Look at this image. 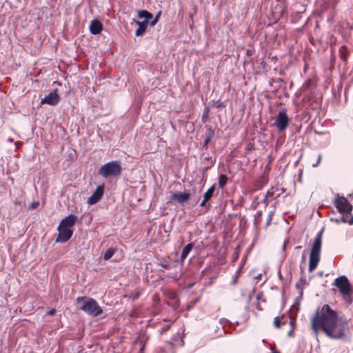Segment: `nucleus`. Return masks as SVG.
I'll use <instances>...</instances> for the list:
<instances>
[{
  "label": "nucleus",
  "instance_id": "obj_36",
  "mask_svg": "<svg viewBox=\"0 0 353 353\" xmlns=\"http://www.w3.org/2000/svg\"><path fill=\"white\" fill-rule=\"evenodd\" d=\"M272 212H271L269 215H268V217L267 219V225H270V222L272 221Z\"/></svg>",
  "mask_w": 353,
  "mask_h": 353
},
{
  "label": "nucleus",
  "instance_id": "obj_22",
  "mask_svg": "<svg viewBox=\"0 0 353 353\" xmlns=\"http://www.w3.org/2000/svg\"><path fill=\"white\" fill-rule=\"evenodd\" d=\"M219 323L222 325L223 329H224V327L227 323L229 324L230 327L233 326V323L230 322L228 319H227L225 318H221L219 320ZM227 333H228V332L225 330H223V334H227Z\"/></svg>",
  "mask_w": 353,
  "mask_h": 353
},
{
  "label": "nucleus",
  "instance_id": "obj_5",
  "mask_svg": "<svg viewBox=\"0 0 353 353\" xmlns=\"http://www.w3.org/2000/svg\"><path fill=\"white\" fill-rule=\"evenodd\" d=\"M121 171V163L119 161H112L103 165L99 170V174L104 178L118 176Z\"/></svg>",
  "mask_w": 353,
  "mask_h": 353
},
{
  "label": "nucleus",
  "instance_id": "obj_47",
  "mask_svg": "<svg viewBox=\"0 0 353 353\" xmlns=\"http://www.w3.org/2000/svg\"><path fill=\"white\" fill-rule=\"evenodd\" d=\"M263 203H265L266 205H268V202L267 201V197L265 198Z\"/></svg>",
  "mask_w": 353,
  "mask_h": 353
},
{
  "label": "nucleus",
  "instance_id": "obj_21",
  "mask_svg": "<svg viewBox=\"0 0 353 353\" xmlns=\"http://www.w3.org/2000/svg\"><path fill=\"white\" fill-rule=\"evenodd\" d=\"M215 191V185H212L204 194L203 198L209 201L213 196Z\"/></svg>",
  "mask_w": 353,
  "mask_h": 353
},
{
  "label": "nucleus",
  "instance_id": "obj_23",
  "mask_svg": "<svg viewBox=\"0 0 353 353\" xmlns=\"http://www.w3.org/2000/svg\"><path fill=\"white\" fill-rule=\"evenodd\" d=\"M209 111L210 110H209V108L208 107H206V108H204L203 114H202V117H201V121H202V123H206L208 121V119H209V117H208Z\"/></svg>",
  "mask_w": 353,
  "mask_h": 353
},
{
  "label": "nucleus",
  "instance_id": "obj_20",
  "mask_svg": "<svg viewBox=\"0 0 353 353\" xmlns=\"http://www.w3.org/2000/svg\"><path fill=\"white\" fill-rule=\"evenodd\" d=\"M228 182V176L225 174H221L219 176L218 184L220 188H223Z\"/></svg>",
  "mask_w": 353,
  "mask_h": 353
},
{
  "label": "nucleus",
  "instance_id": "obj_27",
  "mask_svg": "<svg viewBox=\"0 0 353 353\" xmlns=\"http://www.w3.org/2000/svg\"><path fill=\"white\" fill-rule=\"evenodd\" d=\"M160 14H161V12H159L158 14H157V16L154 17V19H153L151 21H149V24L150 26L152 27L157 23Z\"/></svg>",
  "mask_w": 353,
  "mask_h": 353
},
{
  "label": "nucleus",
  "instance_id": "obj_14",
  "mask_svg": "<svg viewBox=\"0 0 353 353\" xmlns=\"http://www.w3.org/2000/svg\"><path fill=\"white\" fill-rule=\"evenodd\" d=\"M90 32L94 35H97L101 33L103 30V25L101 22L98 19H93L91 21L90 24Z\"/></svg>",
  "mask_w": 353,
  "mask_h": 353
},
{
  "label": "nucleus",
  "instance_id": "obj_40",
  "mask_svg": "<svg viewBox=\"0 0 353 353\" xmlns=\"http://www.w3.org/2000/svg\"><path fill=\"white\" fill-rule=\"evenodd\" d=\"M293 332H294V329L293 327L288 332V336H292L293 335Z\"/></svg>",
  "mask_w": 353,
  "mask_h": 353
},
{
  "label": "nucleus",
  "instance_id": "obj_1",
  "mask_svg": "<svg viewBox=\"0 0 353 353\" xmlns=\"http://www.w3.org/2000/svg\"><path fill=\"white\" fill-rule=\"evenodd\" d=\"M336 311L333 310L327 304L318 308L311 319L312 329L316 332L322 330L324 332L326 329L338 319Z\"/></svg>",
  "mask_w": 353,
  "mask_h": 353
},
{
  "label": "nucleus",
  "instance_id": "obj_19",
  "mask_svg": "<svg viewBox=\"0 0 353 353\" xmlns=\"http://www.w3.org/2000/svg\"><path fill=\"white\" fill-rule=\"evenodd\" d=\"M116 252V249L110 248L108 249L103 254V258L105 261H108L112 258V256Z\"/></svg>",
  "mask_w": 353,
  "mask_h": 353
},
{
  "label": "nucleus",
  "instance_id": "obj_16",
  "mask_svg": "<svg viewBox=\"0 0 353 353\" xmlns=\"http://www.w3.org/2000/svg\"><path fill=\"white\" fill-rule=\"evenodd\" d=\"M133 22L139 26V28L137 29V30L135 32V36L136 37L142 36L146 30L147 26L149 24V21H139L133 19Z\"/></svg>",
  "mask_w": 353,
  "mask_h": 353
},
{
  "label": "nucleus",
  "instance_id": "obj_15",
  "mask_svg": "<svg viewBox=\"0 0 353 353\" xmlns=\"http://www.w3.org/2000/svg\"><path fill=\"white\" fill-rule=\"evenodd\" d=\"M190 199V194L188 192H176L172 196V199L177 201L179 203L186 202Z\"/></svg>",
  "mask_w": 353,
  "mask_h": 353
},
{
  "label": "nucleus",
  "instance_id": "obj_38",
  "mask_svg": "<svg viewBox=\"0 0 353 353\" xmlns=\"http://www.w3.org/2000/svg\"><path fill=\"white\" fill-rule=\"evenodd\" d=\"M296 321L294 319H290V325L292 326V328L294 327Z\"/></svg>",
  "mask_w": 353,
  "mask_h": 353
},
{
  "label": "nucleus",
  "instance_id": "obj_17",
  "mask_svg": "<svg viewBox=\"0 0 353 353\" xmlns=\"http://www.w3.org/2000/svg\"><path fill=\"white\" fill-rule=\"evenodd\" d=\"M193 247H194V245L192 243H190L187 244L183 248L181 254V256H180V259L181 261H183L185 259V258L188 256V255L189 254L190 251L192 250Z\"/></svg>",
  "mask_w": 353,
  "mask_h": 353
},
{
  "label": "nucleus",
  "instance_id": "obj_18",
  "mask_svg": "<svg viewBox=\"0 0 353 353\" xmlns=\"http://www.w3.org/2000/svg\"><path fill=\"white\" fill-rule=\"evenodd\" d=\"M138 17L139 19H144L143 21H149L150 19H152L153 16L151 12L146 10H139L138 12Z\"/></svg>",
  "mask_w": 353,
  "mask_h": 353
},
{
  "label": "nucleus",
  "instance_id": "obj_11",
  "mask_svg": "<svg viewBox=\"0 0 353 353\" xmlns=\"http://www.w3.org/2000/svg\"><path fill=\"white\" fill-rule=\"evenodd\" d=\"M104 193V185H99L95 191L88 199V203L89 205H94L97 203L102 198Z\"/></svg>",
  "mask_w": 353,
  "mask_h": 353
},
{
  "label": "nucleus",
  "instance_id": "obj_8",
  "mask_svg": "<svg viewBox=\"0 0 353 353\" xmlns=\"http://www.w3.org/2000/svg\"><path fill=\"white\" fill-rule=\"evenodd\" d=\"M289 117L287 114L286 110H282L279 112L275 117L274 125L277 128L279 132L284 131L289 124Z\"/></svg>",
  "mask_w": 353,
  "mask_h": 353
},
{
  "label": "nucleus",
  "instance_id": "obj_9",
  "mask_svg": "<svg viewBox=\"0 0 353 353\" xmlns=\"http://www.w3.org/2000/svg\"><path fill=\"white\" fill-rule=\"evenodd\" d=\"M59 101L60 97L58 94V90L55 89L41 99V104H48L54 106L57 105Z\"/></svg>",
  "mask_w": 353,
  "mask_h": 353
},
{
  "label": "nucleus",
  "instance_id": "obj_30",
  "mask_svg": "<svg viewBox=\"0 0 353 353\" xmlns=\"http://www.w3.org/2000/svg\"><path fill=\"white\" fill-rule=\"evenodd\" d=\"M299 282L301 283L303 285H309V282L307 281L306 277L303 276H301L300 280H299Z\"/></svg>",
  "mask_w": 353,
  "mask_h": 353
},
{
  "label": "nucleus",
  "instance_id": "obj_25",
  "mask_svg": "<svg viewBox=\"0 0 353 353\" xmlns=\"http://www.w3.org/2000/svg\"><path fill=\"white\" fill-rule=\"evenodd\" d=\"M261 216H262V212L261 211H258L256 212V213L254 215V223L256 225H258L259 223V221H260V219L261 218Z\"/></svg>",
  "mask_w": 353,
  "mask_h": 353
},
{
  "label": "nucleus",
  "instance_id": "obj_13",
  "mask_svg": "<svg viewBox=\"0 0 353 353\" xmlns=\"http://www.w3.org/2000/svg\"><path fill=\"white\" fill-rule=\"evenodd\" d=\"M77 219L78 218L76 215L70 214L68 216H65L64 219H63L60 221L59 225L65 228H70L75 224Z\"/></svg>",
  "mask_w": 353,
  "mask_h": 353
},
{
  "label": "nucleus",
  "instance_id": "obj_42",
  "mask_svg": "<svg viewBox=\"0 0 353 353\" xmlns=\"http://www.w3.org/2000/svg\"><path fill=\"white\" fill-rule=\"evenodd\" d=\"M286 248V242L285 241L283 245V251H285Z\"/></svg>",
  "mask_w": 353,
  "mask_h": 353
},
{
  "label": "nucleus",
  "instance_id": "obj_45",
  "mask_svg": "<svg viewBox=\"0 0 353 353\" xmlns=\"http://www.w3.org/2000/svg\"><path fill=\"white\" fill-rule=\"evenodd\" d=\"M238 324H239V322H238V321H236L234 323H233V325H238ZM232 327L233 330H234V329H235L234 326H232V327Z\"/></svg>",
  "mask_w": 353,
  "mask_h": 353
},
{
  "label": "nucleus",
  "instance_id": "obj_44",
  "mask_svg": "<svg viewBox=\"0 0 353 353\" xmlns=\"http://www.w3.org/2000/svg\"><path fill=\"white\" fill-rule=\"evenodd\" d=\"M302 264H303V263H301V265H300V268H301V273H303V270H304V268L303 267Z\"/></svg>",
  "mask_w": 353,
  "mask_h": 353
},
{
  "label": "nucleus",
  "instance_id": "obj_3",
  "mask_svg": "<svg viewBox=\"0 0 353 353\" xmlns=\"http://www.w3.org/2000/svg\"><path fill=\"white\" fill-rule=\"evenodd\" d=\"M77 307L85 313L92 316H98L102 314L103 310L99 305L96 300L87 296H80L77 299Z\"/></svg>",
  "mask_w": 353,
  "mask_h": 353
},
{
  "label": "nucleus",
  "instance_id": "obj_4",
  "mask_svg": "<svg viewBox=\"0 0 353 353\" xmlns=\"http://www.w3.org/2000/svg\"><path fill=\"white\" fill-rule=\"evenodd\" d=\"M324 229L322 228L316 234L310 254L309 271L312 272L318 265L320 261V252L322 245V236Z\"/></svg>",
  "mask_w": 353,
  "mask_h": 353
},
{
  "label": "nucleus",
  "instance_id": "obj_10",
  "mask_svg": "<svg viewBox=\"0 0 353 353\" xmlns=\"http://www.w3.org/2000/svg\"><path fill=\"white\" fill-rule=\"evenodd\" d=\"M57 230L59 234L56 239L57 243H65L73 234V231L70 228H65L59 225Z\"/></svg>",
  "mask_w": 353,
  "mask_h": 353
},
{
  "label": "nucleus",
  "instance_id": "obj_49",
  "mask_svg": "<svg viewBox=\"0 0 353 353\" xmlns=\"http://www.w3.org/2000/svg\"><path fill=\"white\" fill-rule=\"evenodd\" d=\"M296 248V249H298V248H301V246H297Z\"/></svg>",
  "mask_w": 353,
  "mask_h": 353
},
{
  "label": "nucleus",
  "instance_id": "obj_6",
  "mask_svg": "<svg viewBox=\"0 0 353 353\" xmlns=\"http://www.w3.org/2000/svg\"><path fill=\"white\" fill-rule=\"evenodd\" d=\"M339 290L344 299L350 297L352 294V288L346 276L342 275L335 279L333 283Z\"/></svg>",
  "mask_w": 353,
  "mask_h": 353
},
{
  "label": "nucleus",
  "instance_id": "obj_28",
  "mask_svg": "<svg viewBox=\"0 0 353 353\" xmlns=\"http://www.w3.org/2000/svg\"><path fill=\"white\" fill-rule=\"evenodd\" d=\"M208 201L205 199L203 198V201H201V203H200V206L201 207H206L207 210H210V208H211V205L210 204L208 205H206V203L208 202Z\"/></svg>",
  "mask_w": 353,
  "mask_h": 353
},
{
  "label": "nucleus",
  "instance_id": "obj_34",
  "mask_svg": "<svg viewBox=\"0 0 353 353\" xmlns=\"http://www.w3.org/2000/svg\"><path fill=\"white\" fill-rule=\"evenodd\" d=\"M210 141V139L205 138V139L203 141V148L208 149V144H209Z\"/></svg>",
  "mask_w": 353,
  "mask_h": 353
},
{
  "label": "nucleus",
  "instance_id": "obj_29",
  "mask_svg": "<svg viewBox=\"0 0 353 353\" xmlns=\"http://www.w3.org/2000/svg\"><path fill=\"white\" fill-rule=\"evenodd\" d=\"M321 159H322V154H319L317 161H316V163H312V167H314V168L317 167L320 164Z\"/></svg>",
  "mask_w": 353,
  "mask_h": 353
},
{
  "label": "nucleus",
  "instance_id": "obj_12",
  "mask_svg": "<svg viewBox=\"0 0 353 353\" xmlns=\"http://www.w3.org/2000/svg\"><path fill=\"white\" fill-rule=\"evenodd\" d=\"M341 215L339 217H331L330 221L336 223H344L353 225V214L352 213L340 212Z\"/></svg>",
  "mask_w": 353,
  "mask_h": 353
},
{
  "label": "nucleus",
  "instance_id": "obj_32",
  "mask_svg": "<svg viewBox=\"0 0 353 353\" xmlns=\"http://www.w3.org/2000/svg\"><path fill=\"white\" fill-rule=\"evenodd\" d=\"M39 205V201H34L32 202L30 205V207L29 208L30 210H34L35 208H37Z\"/></svg>",
  "mask_w": 353,
  "mask_h": 353
},
{
  "label": "nucleus",
  "instance_id": "obj_46",
  "mask_svg": "<svg viewBox=\"0 0 353 353\" xmlns=\"http://www.w3.org/2000/svg\"><path fill=\"white\" fill-rule=\"evenodd\" d=\"M279 279H280L281 280H282V279H283L282 274H281V273L280 272H279Z\"/></svg>",
  "mask_w": 353,
  "mask_h": 353
},
{
  "label": "nucleus",
  "instance_id": "obj_2",
  "mask_svg": "<svg viewBox=\"0 0 353 353\" xmlns=\"http://www.w3.org/2000/svg\"><path fill=\"white\" fill-rule=\"evenodd\" d=\"M349 332L348 321L342 318H338L332 325L325 330L326 335L334 340L343 339Z\"/></svg>",
  "mask_w": 353,
  "mask_h": 353
},
{
  "label": "nucleus",
  "instance_id": "obj_37",
  "mask_svg": "<svg viewBox=\"0 0 353 353\" xmlns=\"http://www.w3.org/2000/svg\"><path fill=\"white\" fill-rule=\"evenodd\" d=\"M161 266L165 270H169L170 268V265L169 263H161Z\"/></svg>",
  "mask_w": 353,
  "mask_h": 353
},
{
  "label": "nucleus",
  "instance_id": "obj_26",
  "mask_svg": "<svg viewBox=\"0 0 353 353\" xmlns=\"http://www.w3.org/2000/svg\"><path fill=\"white\" fill-rule=\"evenodd\" d=\"M302 284L299 282H297L295 285V287L296 288L299 290V294H300V298L302 299L303 298V287H302Z\"/></svg>",
  "mask_w": 353,
  "mask_h": 353
},
{
  "label": "nucleus",
  "instance_id": "obj_43",
  "mask_svg": "<svg viewBox=\"0 0 353 353\" xmlns=\"http://www.w3.org/2000/svg\"><path fill=\"white\" fill-rule=\"evenodd\" d=\"M208 270V268H206L205 269H204V270L202 271V273H203V274H207Z\"/></svg>",
  "mask_w": 353,
  "mask_h": 353
},
{
  "label": "nucleus",
  "instance_id": "obj_41",
  "mask_svg": "<svg viewBox=\"0 0 353 353\" xmlns=\"http://www.w3.org/2000/svg\"><path fill=\"white\" fill-rule=\"evenodd\" d=\"M270 196H272V193H271L270 190H268L266 193L265 197Z\"/></svg>",
  "mask_w": 353,
  "mask_h": 353
},
{
  "label": "nucleus",
  "instance_id": "obj_50",
  "mask_svg": "<svg viewBox=\"0 0 353 353\" xmlns=\"http://www.w3.org/2000/svg\"><path fill=\"white\" fill-rule=\"evenodd\" d=\"M272 353H279V352H272Z\"/></svg>",
  "mask_w": 353,
  "mask_h": 353
},
{
  "label": "nucleus",
  "instance_id": "obj_48",
  "mask_svg": "<svg viewBox=\"0 0 353 353\" xmlns=\"http://www.w3.org/2000/svg\"><path fill=\"white\" fill-rule=\"evenodd\" d=\"M301 299H301V298H300V296H298V297L296 298V301H301Z\"/></svg>",
  "mask_w": 353,
  "mask_h": 353
},
{
  "label": "nucleus",
  "instance_id": "obj_39",
  "mask_svg": "<svg viewBox=\"0 0 353 353\" xmlns=\"http://www.w3.org/2000/svg\"><path fill=\"white\" fill-rule=\"evenodd\" d=\"M305 253H303L302 257H301V263H305Z\"/></svg>",
  "mask_w": 353,
  "mask_h": 353
},
{
  "label": "nucleus",
  "instance_id": "obj_24",
  "mask_svg": "<svg viewBox=\"0 0 353 353\" xmlns=\"http://www.w3.org/2000/svg\"><path fill=\"white\" fill-rule=\"evenodd\" d=\"M206 128L207 132L205 138L211 140V139L214 136V130H213L212 126L210 125H206Z\"/></svg>",
  "mask_w": 353,
  "mask_h": 353
},
{
  "label": "nucleus",
  "instance_id": "obj_33",
  "mask_svg": "<svg viewBox=\"0 0 353 353\" xmlns=\"http://www.w3.org/2000/svg\"><path fill=\"white\" fill-rule=\"evenodd\" d=\"M214 106L217 108H222L225 107V104L223 101H218L217 103L214 104Z\"/></svg>",
  "mask_w": 353,
  "mask_h": 353
},
{
  "label": "nucleus",
  "instance_id": "obj_7",
  "mask_svg": "<svg viewBox=\"0 0 353 353\" xmlns=\"http://www.w3.org/2000/svg\"><path fill=\"white\" fill-rule=\"evenodd\" d=\"M333 204L339 212L352 213V205L344 196L337 194L333 201Z\"/></svg>",
  "mask_w": 353,
  "mask_h": 353
},
{
  "label": "nucleus",
  "instance_id": "obj_31",
  "mask_svg": "<svg viewBox=\"0 0 353 353\" xmlns=\"http://www.w3.org/2000/svg\"><path fill=\"white\" fill-rule=\"evenodd\" d=\"M274 325L277 327V328H279L280 327V325H281V321L279 320V317H275L274 319Z\"/></svg>",
  "mask_w": 353,
  "mask_h": 353
},
{
  "label": "nucleus",
  "instance_id": "obj_35",
  "mask_svg": "<svg viewBox=\"0 0 353 353\" xmlns=\"http://www.w3.org/2000/svg\"><path fill=\"white\" fill-rule=\"evenodd\" d=\"M55 313H56V310L55 309H51V310H50L49 311H48L46 312V315L52 316V315H54Z\"/></svg>",
  "mask_w": 353,
  "mask_h": 353
}]
</instances>
